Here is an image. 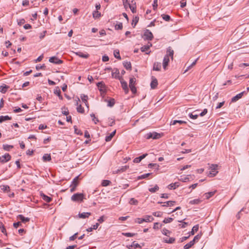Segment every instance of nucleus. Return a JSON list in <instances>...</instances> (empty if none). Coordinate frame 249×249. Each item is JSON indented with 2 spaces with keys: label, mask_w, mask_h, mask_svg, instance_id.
<instances>
[{
  "label": "nucleus",
  "mask_w": 249,
  "mask_h": 249,
  "mask_svg": "<svg viewBox=\"0 0 249 249\" xmlns=\"http://www.w3.org/2000/svg\"><path fill=\"white\" fill-rule=\"evenodd\" d=\"M245 93V91H243L238 94H237L236 96L233 97L231 98V102H235L237 101H238L239 99L242 98L243 96L244 93Z\"/></svg>",
  "instance_id": "11"
},
{
  "label": "nucleus",
  "mask_w": 249,
  "mask_h": 249,
  "mask_svg": "<svg viewBox=\"0 0 249 249\" xmlns=\"http://www.w3.org/2000/svg\"><path fill=\"white\" fill-rule=\"evenodd\" d=\"M161 226H162L161 224L160 225L159 223L156 222V223H155L154 224L153 229H159L160 227H161Z\"/></svg>",
  "instance_id": "59"
},
{
  "label": "nucleus",
  "mask_w": 249,
  "mask_h": 249,
  "mask_svg": "<svg viewBox=\"0 0 249 249\" xmlns=\"http://www.w3.org/2000/svg\"><path fill=\"white\" fill-rule=\"evenodd\" d=\"M124 67L127 70H131V64L130 62H124L123 63Z\"/></svg>",
  "instance_id": "24"
},
{
  "label": "nucleus",
  "mask_w": 249,
  "mask_h": 249,
  "mask_svg": "<svg viewBox=\"0 0 249 249\" xmlns=\"http://www.w3.org/2000/svg\"><path fill=\"white\" fill-rule=\"evenodd\" d=\"M18 218L23 223H26L30 220V218L28 217H25L23 215L19 214L18 216Z\"/></svg>",
  "instance_id": "16"
},
{
  "label": "nucleus",
  "mask_w": 249,
  "mask_h": 249,
  "mask_svg": "<svg viewBox=\"0 0 249 249\" xmlns=\"http://www.w3.org/2000/svg\"><path fill=\"white\" fill-rule=\"evenodd\" d=\"M129 203L131 205H137L138 203V201L137 200L135 199V198H131L130 199Z\"/></svg>",
  "instance_id": "48"
},
{
  "label": "nucleus",
  "mask_w": 249,
  "mask_h": 249,
  "mask_svg": "<svg viewBox=\"0 0 249 249\" xmlns=\"http://www.w3.org/2000/svg\"><path fill=\"white\" fill-rule=\"evenodd\" d=\"M200 237H201V235L199 234H197L194 237L193 240L192 241H193V242L194 244H195L196 242H197L198 241V240L200 239Z\"/></svg>",
  "instance_id": "50"
},
{
  "label": "nucleus",
  "mask_w": 249,
  "mask_h": 249,
  "mask_svg": "<svg viewBox=\"0 0 249 249\" xmlns=\"http://www.w3.org/2000/svg\"><path fill=\"white\" fill-rule=\"evenodd\" d=\"M161 17L165 21H169L170 20V17L168 15L162 14Z\"/></svg>",
  "instance_id": "51"
},
{
  "label": "nucleus",
  "mask_w": 249,
  "mask_h": 249,
  "mask_svg": "<svg viewBox=\"0 0 249 249\" xmlns=\"http://www.w3.org/2000/svg\"><path fill=\"white\" fill-rule=\"evenodd\" d=\"M171 232L169 230L166 229H163L162 230V233L165 235L167 236L168 233H170Z\"/></svg>",
  "instance_id": "64"
},
{
  "label": "nucleus",
  "mask_w": 249,
  "mask_h": 249,
  "mask_svg": "<svg viewBox=\"0 0 249 249\" xmlns=\"http://www.w3.org/2000/svg\"><path fill=\"white\" fill-rule=\"evenodd\" d=\"M49 62L55 64H60L63 63V61L59 59L55 56H53L49 58Z\"/></svg>",
  "instance_id": "8"
},
{
  "label": "nucleus",
  "mask_w": 249,
  "mask_h": 249,
  "mask_svg": "<svg viewBox=\"0 0 249 249\" xmlns=\"http://www.w3.org/2000/svg\"><path fill=\"white\" fill-rule=\"evenodd\" d=\"M1 189L5 192L10 191V187L7 185H3L1 186Z\"/></svg>",
  "instance_id": "43"
},
{
  "label": "nucleus",
  "mask_w": 249,
  "mask_h": 249,
  "mask_svg": "<svg viewBox=\"0 0 249 249\" xmlns=\"http://www.w3.org/2000/svg\"><path fill=\"white\" fill-rule=\"evenodd\" d=\"M218 165L217 164H212L210 167V176L213 177L215 176L218 173L217 168Z\"/></svg>",
  "instance_id": "4"
},
{
  "label": "nucleus",
  "mask_w": 249,
  "mask_h": 249,
  "mask_svg": "<svg viewBox=\"0 0 249 249\" xmlns=\"http://www.w3.org/2000/svg\"><path fill=\"white\" fill-rule=\"evenodd\" d=\"M153 9L156 10L158 7V0H154L152 4Z\"/></svg>",
  "instance_id": "62"
},
{
  "label": "nucleus",
  "mask_w": 249,
  "mask_h": 249,
  "mask_svg": "<svg viewBox=\"0 0 249 249\" xmlns=\"http://www.w3.org/2000/svg\"><path fill=\"white\" fill-rule=\"evenodd\" d=\"M81 98L82 100V101L85 103L86 106H88V97L87 95H86L85 94H81Z\"/></svg>",
  "instance_id": "36"
},
{
  "label": "nucleus",
  "mask_w": 249,
  "mask_h": 249,
  "mask_svg": "<svg viewBox=\"0 0 249 249\" xmlns=\"http://www.w3.org/2000/svg\"><path fill=\"white\" fill-rule=\"evenodd\" d=\"M112 76L116 79L121 80L122 77L119 76V71L118 69L115 68L112 72Z\"/></svg>",
  "instance_id": "9"
},
{
  "label": "nucleus",
  "mask_w": 249,
  "mask_h": 249,
  "mask_svg": "<svg viewBox=\"0 0 249 249\" xmlns=\"http://www.w3.org/2000/svg\"><path fill=\"white\" fill-rule=\"evenodd\" d=\"M120 80V82L121 83V85H122V87L123 88V89L125 91V92L126 93H128V87H127V83H126V82L124 81L123 79L122 78V77L121 78V80Z\"/></svg>",
  "instance_id": "10"
},
{
  "label": "nucleus",
  "mask_w": 249,
  "mask_h": 249,
  "mask_svg": "<svg viewBox=\"0 0 249 249\" xmlns=\"http://www.w3.org/2000/svg\"><path fill=\"white\" fill-rule=\"evenodd\" d=\"M127 248L129 249H135L137 248H141L142 247L138 243H137L135 241H134V242H133L132 244L131 245L129 246L128 247H127Z\"/></svg>",
  "instance_id": "18"
},
{
  "label": "nucleus",
  "mask_w": 249,
  "mask_h": 249,
  "mask_svg": "<svg viewBox=\"0 0 249 249\" xmlns=\"http://www.w3.org/2000/svg\"><path fill=\"white\" fill-rule=\"evenodd\" d=\"M127 168V166H123L120 169H118L117 171L116 172V173H118L119 172H123L125 171Z\"/></svg>",
  "instance_id": "57"
},
{
  "label": "nucleus",
  "mask_w": 249,
  "mask_h": 249,
  "mask_svg": "<svg viewBox=\"0 0 249 249\" xmlns=\"http://www.w3.org/2000/svg\"><path fill=\"white\" fill-rule=\"evenodd\" d=\"M201 202V200H200L199 199H195L192 200L190 201L189 204H190L191 205L198 204L200 203Z\"/></svg>",
  "instance_id": "37"
},
{
  "label": "nucleus",
  "mask_w": 249,
  "mask_h": 249,
  "mask_svg": "<svg viewBox=\"0 0 249 249\" xmlns=\"http://www.w3.org/2000/svg\"><path fill=\"white\" fill-rule=\"evenodd\" d=\"M129 8L133 13H136V6L135 3L133 5L129 4Z\"/></svg>",
  "instance_id": "47"
},
{
  "label": "nucleus",
  "mask_w": 249,
  "mask_h": 249,
  "mask_svg": "<svg viewBox=\"0 0 249 249\" xmlns=\"http://www.w3.org/2000/svg\"><path fill=\"white\" fill-rule=\"evenodd\" d=\"M163 241L166 243L172 244L175 241V238L174 237H170L169 239L167 238H163Z\"/></svg>",
  "instance_id": "23"
},
{
  "label": "nucleus",
  "mask_w": 249,
  "mask_h": 249,
  "mask_svg": "<svg viewBox=\"0 0 249 249\" xmlns=\"http://www.w3.org/2000/svg\"><path fill=\"white\" fill-rule=\"evenodd\" d=\"M215 192L216 191H215L205 193L204 195V196L205 197V198L206 199H208L210 198V197H211L212 196H213L215 194Z\"/></svg>",
  "instance_id": "25"
},
{
  "label": "nucleus",
  "mask_w": 249,
  "mask_h": 249,
  "mask_svg": "<svg viewBox=\"0 0 249 249\" xmlns=\"http://www.w3.org/2000/svg\"><path fill=\"white\" fill-rule=\"evenodd\" d=\"M9 88V86L6 85H4V86H1L0 87V91L2 93H5Z\"/></svg>",
  "instance_id": "28"
},
{
  "label": "nucleus",
  "mask_w": 249,
  "mask_h": 249,
  "mask_svg": "<svg viewBox=\"0 0 249 249\" xmlns=\"http://www.w3.org/2000/svg\"><path fill=\"white\" fill-rule=\"evenodd\" d=\"M151 46H152L151 43H150L149 45H144L141 48V51L142 52H146L149 49Z\"/></svg>",
  "instance_id": "29"
},
{
  "label": "nucleus",
  "mask_w": 249,
  "mask_h": 249,
  "mask_svg": "<svg viewBox=\"0 0 249 249\" xmlns=\"http://www.w3.org/2000/svg\"><path fill=\"white\" fill-rule=\"evenodd\" d=\"M173 54H174V51L172 50L170 47H169L167 51V54L166 55H168V58L169 57H171V58L173 59Z\"/></svg>",
  "instance_id": "30"
},
{
  "label": "nucleus",
  "mask_w": 249,
  "mask_h": 249,
  "mask_svg": "<svg viewBox=\"0 0 249 249\" xmlns=\"http://www.w3.org/2000/svg\"><path fill=\"white\" fill-rule=\"evenodd\" d=\"M12 148H13V145H8V144H6L3 145V148L5 151H9Z\"/></svg>",
  "instance_id": "41"
},
{
  "label": "nucleus",
  "mask_w": 249,
  "mask_h": 249,
  "mask_svg": "<svg viewBox=\"0 0 249 249\" xmlns=\"http://www.w3.org/2000/svg\"><path fill=\"white\" fill-rule=\"evenodd\" d=\"M123 28V23L121 22H120L119 24H116L115 26V30H121Z\"/></svg>",
  "instance_id": "56"
},
{
  "label": "nucleus",
  "mask_w": 249,
  "mask_h": 249,
  "mask_svg": "<svg viewBox=\"0 0 249 249\" xmlns=\"http://www.w3.org/2000/svg\"><path fill=\"white\" fill-rule=\"evenodd\" d=\"M78 178L79 177H76L72 180L71 185L74 186V187H77L78 185Z\"/></svg>",
  "instance_id": "32"
},
{
  "label": "nucleus",
  "mask_w": 249,
  "mask_h": 249,
  "mask_svg": "<svg viewBox=\"0 0 249 249\" xmlns=\"http://www.w3.org/2000/svg\"><path fill=\"white\" fill-rule=\"evenodd\" d=\"M179 186V182H175L174 183H171L168 186V188L170 190L175 189L176 188Z\"/></svg>",
  "instance_id": "20"
},
{
  "label": "nucleus",
  "mask_w": 249,
  "mask_h": 249,
  "mask_svg": "<svg viewBox=\"0 0 249 249\" xmlns=\"http://www.w3.org/2000/svg\"><path fill=\"white\" fill-rule=\"evenodd\" d=\"M175 203V201H168L164 202V204L162 205L163 207H169L174 205Z\"/></svg>",
  "instance_id": "26"
},
{
  "label": "nucleus",
  "mask_w": 249,
  "mask_h": 249,
  "mask_svg": "<svg viewBox=\"0 0 249 249\" xmlns=\"http://www.w3.org/2000/svg\"><path fill=\"white\" fill-rule=\"evenodd\" d=\"M85 199L86 198L83 193H76L73 194L71 197V200L74 202H81Z\"/></svg>",
  "instance_id": "1"
},
{
  "label": "nucleus",
  "mask_w": 249,
  "mask_h": 249,
  "mask_svg": "<svg viewBox=\"0 0 249 249\" xmlns=\"http://www.w3.org/2000/svg\"><path fill=\"white\" fill-rule=\"evenodd\" d=\"M97 87L99 89L100 91H103L105 89V85L103 81L98 82L96 84Z\"/></svg>",
  "instance_id": "13"
},
{
  "label": "nucleus",
  "mask_w": 249,
  "mask_h": 249,
  "mask_svg": "<svg viewBox=\"0 0 249 249\" xmlns=\"http://www.w3.org/2000/svg\"><path fill=\"white\" fill-rule=\"evenodd\" d=\"M115 104V100L113 98L107 101V106L112 107Z\"/></svg>",
  "instance_id": "42"
},
{
  "label": "nucleus",
  "mask_w": 249,
  "mask_h": 249,
  "mask_svg": "<svg viewBox=\"0 0 249 249\" xmlns=\"http://www.w3.org/2000/svg\"><path fill=\"white\" fill-rule=\"evenodd\" d=\"M116 133V130H114L112 132H111L109 136H106V141L109 142L111 141L112 137L114 136Z\"/></svg>",
  "instance_id": "34"
},
{
  "label": "nucleus",
  "mask_w": 249,
  "mask_h": 249,
  "mask_svg": "<svg viewBox=\"0 0 249 249\" xmlns=\"http://www.w3.org/2000/svg\"><path fill=\"white\" fill-rule=\"evenodd\" d=\"M159 189V187L157 185H156L153 188H150L148 189L149 192L151 193H155Z\"/></svg>",
  "instance_id": "38"
},
{
  "label": "nucleus",
  "mask_w": 249,
  "mask_h": 249,
  "mask_svg": "<svg viewBox=\"0 0 249 249\" xmlns=\"http://www.w3.org/2000/svg\"><path fill=\"white\" fill-rule=\"evenodd\" d=\"M160 137V135L157 132L149 133L146 135V138L149 139L152 138L153 139H157Z\"/></svg>",
  "instance_id": "7"
},
{
  "label": "nucleus",
  "mask_w": 249,
  "mask_h": 249,
  "mask_svg": "<svg viewBox=\"0 0 249 249\" xmlns=\"http://www.w3.org/2000/svg\"><path fill=\"white\" fill-rule=\"evenodd\" d=\"M198 229H199L198 225H196L194 226L193 227L192 231L190 232V234L194 235L196 232L198 231Z\"/></svg>",
  "instance_id": "33"
},
{
  "label": "nucleus",
  "mask_w": 249,
  "mask_h": 249,
  "mask_svg": "<svg viewBox=\"0 0 249 249\" xmlns=\"http://www.w3.org/2000/svg\"><path fill=\"white\" fill-rule=\"evenodd\" d=\"M194 112L189 113V116L190 118H191L192 119H196L198 117V114H194Z\"/></svg>",
  "instance_id": "53"
},
{
  "label": "nucleus",
  "mask_w": 249,
  "mask_h": 249,
  "mask_svg": "<svg viewBox=\"0 0 249 249\" xmlns=\"http://www.w3.org/2000/svg\"><path fill=\"white\" fill-rule=\"evenodd\" d=\"M177 123H178L180 124H186V122L185 121H181V120H174L171 122V125H175Z\"/></svg>",
  "instance_id": "39"
},
{
  "label": "nucleus",
  "mask_w": 249,
  "mask_h": 249,
  "mask_svg": "<svg viewBox=\"0 0 249 249\" xmlns=\"http://www.w3.org/2000/svg\"><path fill=\"white\" fill-rule=\"evenodd\" d=\"M136 78H131L129 80V86L133 94H135L137 92V89L135 87Z\"/></svg>",
  "instance_id": "3"
},
{
  "label": "nucleus",
  "mask_w": 249,
  "mask_h": 249,
  "mask_svg": "<svg viewBox=\"0 0 249 249\" xmlns=\"http://www.w3.org/2000/svg\"><path fill=\"white\" fill-rule=\"evenodd\" d=\"M90 116L92 118V121H94L95 124H96L97 122H99L98 119L95 117V116L93 113L91 114Z\"/></svg>",
  "instance_id": "60"
},
{
  "label": "nucleus",
  "mask_w": 249,
  "mask_h": 249,
  "mask_svg": "<svg viewBox=\"0 0 249 249\" xmlns=\"http://www.w3.org/2000/svg\"><path fill=\"white\" fill-rule=\"evenodd\" d=\"M43 159L44 161H50L51 160V156L50 154H45L43 156Z\"/></svg>",
  "instance_id": "45"
},
{
  "label": "nucleus",
  "mask_w": 249,
  "mask_h": 249,
  "mask_svg": "<svg viewBox=\"0 0 249 249\" xmlns=\"http://www.w3.org/2000/svg\"><path fill=\"white\" fill-rule=\"evenodd\" d=\"M75 54L79 57L84 58H87L89 56V54L88 53H84L81 52H76Z\"/></svg>",
  "instance_id": "22"
},
{
  "label": "nucleus",
  "mask_w": 249,
  "mask_h": 249,
  "mask_svg": "<svg viewBox=\"0 0 249 249\" xmlns=\"http://www.w3.org/2000/svg\"><path fill=\"white\" fill-rule=\"evenodd\" d=\"M54 93L55 94L57 95L60 100H62L63 99V97L61 95V91H60V90L59 89V88L58 87H55V89L54 90Z\"/></svg>",
  "instance_id": "15"
},
{
  "label": "nucleus",
  "mask_w": 249,
  "mask_h": 249,
  "mask_svg": "<svg viewBox=\"0 0 249 249\" xmlns=\"http://www.w3.org/2000/svg\"><path fill=\"white\" fill-rule=\"evenodd\" d=\"M74 132L76 134H78V135H82V133L81 132V131L80 130H79L76 126H74Z\"/></svg>",
  "instance_id": "63"
},
{
  "label": "nucleus",
  "mask_w": 249,
  "mask_h": 249,
  "mask_svg": "<svg viewBox=\"0 0 249 249\" xmlns=\"http://www.w3.org/2000/svg\"><path fill=\"white\" fill-rule=\"evenodd\" d=\"M158 85V81L156 78L152 77V80L150 84L151 88L155 89Z\"/></svg>",
  "instance_id": "14"
},
{
  "label": "nucleus",
  "mask_w": 249,
  "mask_h": 249,
  "mask_svg": "<svg viewBox=\"0 0 249 249\" xmlns=\"http://www.w3.org/2000/svg\"><path fill=\"white\" fill-rule=\"evenodd\" d=\"M144 39L148 40H151L153 38V35L149 30H146L143 34Z\"/></svg>",
  "instance_id": "5"
},
{
  "label": "nucleus",
  "mask_w": 249,
  "mask_h": 249,
  "mask_svg": "<svg viewBox=\"0 0 249 249\" xmlns=\"http://www.w3.org/2000/svg\"><path fill=\"white\" fill-rule=\"evenodd\" d=\"M78 215L80 218L84 219L89 217V216L91 215V213L88 212L82 213H79Z\"/></svg>",
  "instance_id": "21"
},
{
  "label": "nucleus",
  "mask_w": 249,
  "mask_h": 249,
  "mask_svg": "<svg viewBox=\"0 0 249 249\" xmlns=\"http://www.w3.org/2000/svg\"><path fill=\"white\" fill-rule=\"evenodd\" d=\"M150 175H151V173H147V174L142 175L141 176H140L138 177V179H142L148 177Z\"/></svg>",
  "instance_id": "44"
},
{
  "label": "nucleus",
  "mask_w": 249,
  "mask_h": 249,
  "mask_svg": "<svg viewBox=\"0 0 249 249\" xmlns=\"http://www.w3.org/2000/svg\"><path fill=\"white\" fill-rule=\"evenodd\" d=\"M114 57H116V58H117L119 60L121 59V57L120 55V53H119V50H115L114 51Z\"/></svg>",
  "instance_id": "46"
},
{
  "label": "nucleus",
  "mask_w": 249,
  "mask_h": 249,
  "mask_svg": "<svg viewBox=\"0 0 249 249\" xmlns=\"http://www.w3.org/2000/svg\"><path fill=\"white\" fill-rule=\"evenodd\" d=\"M161 69V63L160 62H155L153 65V70L156 71H160Z\"/></svg>",
  "instance_id": "19"
},
{
  "label": "nucleus",
  "mask_w": 249,
  "mask_h": 249,
  "mask_svg": "<svg viewBox=\"0 0 249 249\" xmlns=\"http://www.w3.org/2000/svg\"><path fill=\"white\" fill-rule=\"evenodd\" d=\"M195 244L192 241H191L189 243L186 244L184 247L183 249H189L191 248Z\"/></svg>",
  "instance_id": "40"
},
{
  "label": "nucleus",
  "mask_w": 249,
  "mask_h": 249,
  "mask_svg": "<svg viewBox=\"0 0 249 249\" xmlns=\"http://www.w3.org/2000/svg\"><path fill=\"white\" fill-rule=\"evenodd\" d=\"M169 62V58L168 55H165L163 60V68L164 70L166 69V67L168 66Z\"/></svg>",
  "instance_id": "12"
},
{
  "label": "nucleus",
  "mask_w": 249,
  "mask_h": 249,
  "mask_svg": "<svg viewBox=\"0 0 249 249\" xmlns=\"http://www.w3.org/2000/svg\"><path fill=\"white\" fill-rule=\"evenodd\" d=\"M11 120V117H9L8 115L0 116V123H1L3 122L6 121V120Z\"/></svg>",
  "instance_id": "27"
},
{
  "label": "nucleus",
  "mask_w": 249,
  "mask_h": 249,
  "mask_svg": "<svg viewBox=\"0 0 249 249\" xmlns=\"http://www.w3.org/2000/svg\"><path fill=\"white\" fill-rule=\"evenodd\" d=\"M153 215L156 217H161L162 215L161 212H156L153 213Z\"/></svg>",
  "instance_id": "58"
},
{
  "label": "nucleus",
  "mask_w": 249,
  "mask_h": 249,
  "mask_svg": "<svg viewBox=\"0 0 249 249\" xmlns=\"http://www.w3.org/2000/svg\"><path fill=\"white\" fill-rule=\"evenodd\" d=\"M77 111L79 113H83L84 112V109L81 105H79L77 107Z\"/></svg>",
  "instance_id": "52"
},
{
  "label": "nucleus",
  "mask_w": 249,
  "mask_h": 249,
  "mask_svg": "<svg viewBox=\"0 0 249 249\" xmlns=\"http://www.w3.org/2000/svg\"><path fill=\"white\" fill-rule=\"evenodd\" d=\"M11 159V156L8 153H6L4 155L0 157V161L1 163H5L9 161Z\"/></svg>",
  "instance_id": "6"
},
{
  "label": "nucleus",
  "mask_w": 249,
  "mask_h": 249,
  "mask_svg": "<svg viewBox=\"0 0 249 249\" xmlns=\"http://www.w3.org/2000/svg\"><path fill=\"white\" fill-rule=\"evenodd\" d=\"M123 234L126 237H133L135 235V233H130V232H124L123 233Z\"/></svg>",
  "instance_id": "61"
},
{
  "label": "nucleus",
  "mask_w": 249,
  "mask_h": 249,
  "mask_svg": "<svg viewBox=\"0 0 249 249\" xmlns=\"http://www.w3.org/2000/svg\"><path fill=\"white\" fill-rule=\"evenodd\" d=\"M154 220V218L152 217L150 215H145L144 218H137L135 219V222L138 224H141L143 222H151Z\"/></svg>",
  "instance_id": "2"
},
{
  "label": "nucleus",
  "mask_w": 249,
  "mask_h": 249,
  "mask_svg": "<svg viewBox=\"0 0 249 249\" xmlns=\"http://www.w3.org/2000/svg\"><path fill=\"white\" fill-rule=\"evenodd\" d=\"M147 154H143L142 156L136 158L134 159L133 162L135 163H139L142 159H143L146 156Z\"/></svg>",
  "instance_id": "17"
},
{
  "label": "nucleus",
  "mask_w": 249,
  "mask_h": 249,
  "mask_svg": "<svg viewBox=\"0 0 249 249\" xmlns=\"http://www.w3.org/2000/svg\"><path fill=\"white\" fill-rule=\"evenodd\" d=\"M139 18L138 16H136L135 17L133 18V20H132V25L133 26V27H135L136 25L137 24V23L139 21Z\"/></svg>",
  "instance_id": "35"
},
{
  "label": "nucleus",
  "mask_w": 249,
  "mask_h": 249,
  "mask_svg": "<svg viewBox=\"0 0 249 249\" xmlns=\"http://www.w3.org/2000/svg\"><path fill=\"white\" fill-rule=\"evenodd\" d=\"M173 220V218H172L171 217H168V218H165L163 220V222L165 224H167V223H169L172 222Z\"/></svg>",
  "instance_id": "54"
},
{
  "label": "nucleus",
  "mask_w": 249,
  "mask_h": 249,
  "mask_svg": "<svg viewBox=\"0 0 249 249\" xmlns=\"http://www.w3.org/2000/svg\"><path fill=\"white\" fill-rule=\"evenodd\" d=\"M93 17L94 18H97L101 16V13L98 11H93Z\"/></svg>",
  "instance_id": "49"
},
{
  "label": "nucleus",
  "mask_w": 249,
  "mask_h": 249,
  "mask_svg": "<svg viewBox=\"0 0 249 249\" xmlns=\"http://www.w3.org/2000/svg\"><path fill=\"white\" fill-rule=\"evenodd\" d=\"M41 196L42 199L47 202H50L52 201V198L45 195V194H42Z\"/></svg>",
  "instance_id": "31"
},
{
  "label": "nucleus",
  "mask_w": 249,
  "mask_h": 249,
  "mask_svg": "<svg viewBox=\"0 0 249 249\" xmlns=\"http://www.w3.org/2000/svg\"><path fill=\"white\" fill-rule=\"evenodd\" d=\"M111 183L110 181L108 180H103L102 183V185L103 186H107Z\"/></svg>",
  "instance_id": "55"
}]
</instances>
